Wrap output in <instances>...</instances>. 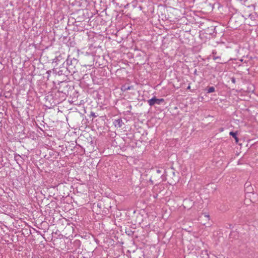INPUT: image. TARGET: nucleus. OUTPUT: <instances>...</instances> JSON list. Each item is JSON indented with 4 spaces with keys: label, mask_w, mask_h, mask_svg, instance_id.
<instances>
[{
    "label": "nucleus",
    "mask_w": 258,
    "mask_h": 258,
    "mask_svg": "<svg viewBox=\"0 0 258 258\" xmlns=\"http://www.w3.org/2000/svg\"><path fill=\"white\" fill-rule=\"evenodd\" d=\"M234 138V139H235V142H236V143H237V142H238V138L237 137V135L236 136V137H235V138Z\"/></svg>",
    "instance_id": "10"
},
{
    "label": "nucleus",
    "mask_w": 258,
    "mask_h": 258,
    "mask_svg": "<svg viewBox=\"0 0 258 258\" xmlns=\"http://www.w3.org/2000/svg\"><path fill=\"white\" fill-rule=\"evenodd\" d=\"M215 88L214 87H210L207 90L208 93H211L215 92Z\"/></svg>",
    "instance_id": "4"
},
{
    "label": "nucleus",
    "mask_w": 258,
    "mask_h": 258,
    "mask_svg": "<svg viewBox=\"0 0 258 258\" xmlns=\"http://www.w3.org/2000/svg\"><path fill=\"white\" fill-rule=\"evenodd\" d=\"M231 82L233 83V84H235L236 83V80H235V78H234V77H232L231 78Z\"/></svg>",
    "instance_id": "8"
},
{
    "label": "nucleus",
    "mask_w": 258,
    "mask_h": 258,
    "mask_svg": "<svg viewBox=\"0 0 258 258\" xmlns=\"http://www.w3.org/2000/svg\"><path fill=\"white\" fill-rule=\"evenodd\" d=\"M204 217H206L208 219V220H209V215L205 213L204 214Z\"/></svg>",
    "instance_id": "9"
},
{
    "label": "nucleus",
    "mask_w": 258,
    "mask_h": 258,
    "mask_svg": "<svg viewBox=\"0 0 258 258\" xmlns=\"http://www.w3.org/2000/svg\"><path fill=\"white\" fill-rule=\"evenodd\" d=\"M190 86H188L187 88V89H190Z\"/></svg>",
    "instance_id": "13"
},
{
    "label": "nucleus",
    "mask_w": 258,
    "mask_h": 258,
    "mask_svg": "<svg viewBox=\"0 0 258 258\" xmlns=\"http://www.w3.org/2000/svg\"><path fill=\"white\" fill-rule=\"evenodd\" d=\"M131 89V87H128L127 88H125L126 90H130Z\"/></svg>",
    "instance_id": "12"
},
{
    "label": "nucleus",
    "mask_w": 258,
    "mask_h": 258,
    "mask_svg": "<svg viewBox=\"0 0 258 258\" xmlns=\"http://www.w3.org/2000/svg\"><path fill=\"white\" fill-rule=\"evenodd\" d=\"M218 58H220V57H219V56L215 57L214 58V59L216 60L217 59H218Z\"/></svg>",
    "instance_id": "11"
},
{
    "label": "nucleus",
    "mask_w": 258,
    "mask_h": 258,
    "mask_svg": "<svg viewBox=\"0 0 258 258\" xmlns=\"http://www.w3.org/2000/svg\"><path fill=\"white\" fill-rule=\"evenodd\" d=\"M92 116H95L94 113H92Z\"/></svg>",
    "instance_id": "14"
},
{
    "label": "nucleus",
    "mask_w": 258,
    "mask_h": 258,
    "mask_svg": "<svg viewBox=\"0 0 258 258\" xmlns=\"http://www.w3.org/2000/svg\"><path fill=\"white\" fill-rule=\"evenodd\" d=\"M229 135L230 136H231L233 138H235V137H236V136L237 135V133H236V132H230L229 133Z\"/></svg>",
    "instance_id": "6"
},
{
    "label": "nucleus",
    "mask_w": 258,
    "mask_h": 258,
    "mask_svg": "<svg viewBox=\"0 0 258 258\" xmlns=\"http://www.w3.org/2000/svg\"><path fill=\"white\" fill-rule=\"evenodd\" d=\"M163 169L162 168H157L156 170V172L157 174H161L162 172Z\"/></svg>",
    "instance_id": "5"
},
{
    "label": "nucleus",
    "mask_w": 258,
    "mask_h": 258,
    "mask_svg": "<svg viewBox=\"0 0 258 258\" xmlns=\"http://www.w3.org/2000/svg\"><path fill=\"white\" fill-rule=\"evenodd\" d=\"M122 120L121 118H118L117 119H115L113 121L114 125L117 128H120L122 126L123 124Z\"/></svg>",
    "instance_id": "3"
},
{
    "label": "nucleus",
    "mask_w": 258,
    "mask_h": 258,
    "mask_svg": "<svg viewBox=\"0 0 258 258\" xmlns=\"http://www.w3.org/2000/svg\"><path fill=\"white\" fill-rule=\"evenodd\" d=\"M60 57V56H57L56 57V58H55L54 59H53V62H57L59 60V57Z\"/></svg>",
    "instance_id": "7"
},
{
    "label": "nucleus",
    "mask_w": 258,
    "mask_h": 258,
    "mask_svg": "<svg viewBox=\"0 0 258 258\" xmlns=\"http://www.w3.org/2000/svg\"><path fill=\"white\" fill-rule=\"evenodd\" d=\"M67 69L70 74L73 75L78 71V67H79V60L73 57H70L69 56L66 60Z\"/></svg>",
    "instance_id": "1"
},
{
    "label": "nucleus",
    "mask_w": 258,
    "mask_h": 258,
    "mask_svg": "<svg viewBox=\"0 0 258 258\" xmlns=\"http://www.w3.org/2000/svg\"><path fill=\"white\" fill-rule=\"evenodd\" d=\"M164 101V99L163 98L157 99L156 97H153L151 99L148 100L149 105L151 106H153L155 104H160Z\"/></svg>",
    "instance_id": "2"
}]
</instances>
